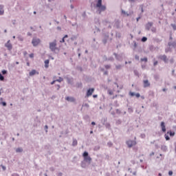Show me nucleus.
I'll return each instance as SVG.
<instances>
[{
  "label": "nucleus",
  "instance_id": "obj_6",
  "mask_svg": "<svg viewBox=\"0 0 176 176\" xmlns=\"http://www.w3.org/2000/svg\"><path fill=\"white\" fill-rule=\"evenodd\" d=\"M113 56H115L116 59L118 60V61H122L123 60V54H118L116 52H114Z\"/></svg>",
  "mask_w": 176,
  "mask_h": 176
},
{
  "label": "nucleus",
  "instance_id": "obj_47",
  "mask_svg": "<svg viewBox=\"0 0 176 176\" xmlns=\"http://www.w3.org/2000/svg\"><path fill=\"white\" fill-rule=\"evenodd\" d=\"M44 129L45 130V133H47V129H49V126L47 125H45Z\"/></svg>",
  "mask_w": 176,
  "mask_h": 176
},
{
  "label": "nucleus",
  "instance_id": "obj_62",
  "mask_svg": "<svg viewBox=\"0 0 176 176\" xmlns=\"http://www.w3.org/2000/svg\"><path fill=\"white\" fill-rule=\"evenodd\" d=\"M82 17H84V18L86 17V12L82 13Z\"/></svg>",
  "mask_w": 176,
  "mask_h": 176
},
{
  "label": "nucleus",
  "instance_id": "obj_36",
  "mask_svg": "<svg viewBox=\"0 0 176 176\" xmlns=\"http://www.w3.org/2000/svg\"><path fill=\"white\" fill-rule=\"evenodd\" d=\"M171 27L174 30V31H176V25L174 23L170 24Z\"/></svg>",
  "mask_w": 176,
  "mask_h": 176
},
{
  "label": "nucleus",
  "instance_id": "obj_58",
  "mask_svg": "<svg viewBox=\"0 0 176 176\" xmlns=\"http://www.w3.org/2000/svg\"><path fill=\"white\" fill-rule=\"evenodd\" d=\"M157 64H158V62H157V60H156L155 62H154L153 65L156 66V65H157Z\"/></svg>",
  "mask_w": 176,
  "mask_h": 176
},
{
  "label": "nucleus",
  "instance_id": "obj_60",
  "mask_svg": "<svg viewBox=\"0 0 176 176\" xmlns=\"http://www.w3.org/2000/svg\"><path fill=\"white\" fill-rule=\"evenodd\" d=\"M116 113H120V110H119V109H116Z\"/></svg>",
  "mask_w": 176,
  "mask_h": 176
},
{
  "label": "nucleus",
  "instance_id": "obj_10",
  "mask_svg": "<svg viewBox=\"0 0 176 176\" xmlns=\"http://www.w3.org/2000/svg\"><path fill=\"white\" fill-rule=\"evenodd\" d=\"M143 86L144 88L149 87L151 86V82L148 80H143Z\"/></svg>",
  "mask_w": 176,
  "mask_h": 176
},
{
  "label": "nucleus",
  "instance_id": "obj_41",
  "mask_svg": "<svg viewBox=\"0 0 176 176\" xmlns=\"http://www.w3.org/2000/svg\"><path fill=\"white\" fill-rule=\"evenodd\" d=\"M1 74H2V75H6V74H8V71L2 70Z\"/></svg>",
  "mask_w": 176,
  "mask_h": 176
},
{
  "label": "nucleus",
  "instance_id": "obj_13",
  "mask_svg": "<svg viewBox=\"0 0 176 176\" xmlns=\"http://www.w3.org/2000/svg\"><path fill=\"white\" fill-rule=\"evenodd\" d=\"M84 162H87V164H91V158L90 156L84 157Z\"/></svg>",
  "mask_w": 176,
  "mask_h": 176
},
{
  "label": "nucleus",
  "instance_id": "obj_32",
  "mask_svg": "<svg viewBox=\"0 0 176 176\" xmlns=\"http://www.w3.org/2000/svg\"><path fill=\"white\" fill-rule=\"evenodd\" d=\"M142 42H146L148 41V38L143 36L141 39Z\"/></svg>",
  "mask_w": 176,
  "mask_h": 176
},
{
  "label": "nucleus",
  "instance_id": "obj_40",
  "mask_svg": "<svg viewBox=\"0 0 176 176\" xmlns=\"http://www.w3.org/2000/svg\"><path fill=\"white\" fill-rule=\"evenodd\" d=\"M63 80H64V79H63V78H61V77H59V78L58 80H56V82H63Z\"/></svg>",
  "mask_w": 176,
  "mask_h": 176
},
{
  "label": "nucleus",
  "instance_id": "obj_7",
  "mask_svg": "<svg viewBox=\"0 0 176 176\" xmlns=\"http://www.w3.org/2000/svg\"><path fill=\"white\" fill-rule=\"evenodd\" d=\"M135 141L134 140H128L126 141V145L128 146L129 148H133L134 145H135Z\"/></svg>",
  "mask_w": 176,
  "mask_h": 176
},
{
  "label": "nucleus",
  "instance_id": "obj_16",
  "mask_svg": "<svg viewBox=\"0 0 176 176\" xmlns=\"http://www.w3.org/2000/svg\"><path fill=\"white\" fill-rule=\"evenodd\" d=\"M161 129H162V131H163V133H166V125H165V123L164 122H161Z\"/></svg>",
  "mask_w": 176,
  "mask_h": 176
},
{
  "label": "nucleus",
  "instance_id": "obj_28",
  "mask_svg": "<svg viewBox=\"0 0 176 176\" xmlns=\"http://www.w3.org/2000/svg\"><path fill=\"white\" fill-rule=\"evenodd\" d=\"M116 38H118L119 39H120V38H122V34H120L119 32H116Z\"/></svg>",
  "mask_w": 176,
  "mask_h": 176
},
{
  "label": "nucleus",
  "instance_id": "obj_27",
  "mask_svg": "<svg viewBox=\"0 0 176 176\" xmlns=\"http://www.w3.org/2000/svg\"><path fill=\"white\" fill-rule=\"evenodd\" d=\"M83 157H87L89 156V153L87 151H85L82 154Z\"/></svg>",
  "mask_w": 176,
  "mask_h": 176
},
{
  "label": "nucleus",
  "instance_id": "obj_43",
  "mask_svg": "<svg viewBox=\"0 0 176 176\" xmlns=\"http://www.w3.org/2000/svg\"><path fill=\"white\" fill-rule=\"evenodd\" d=\"M129 94L131 97H134V96H135V93L134 92H129Z\"/></svg>",
  "mask_w": 176,
  "mask_h": 176
},
{
  "label": "nucleus",
  "instance_id": "obj_38",
  "mask_svg": "<svg viewBox=\"0 0 176 176\" xmlns=\"http://www.w3.org/2000/svg\"><path fill=\"white\" fill-rule=\"evenodd\" d=\"M78 37H76V36H72V37H71V41H76V38H77Z\"/></svg>",
  "mask_w": 176,
  "mask_h": 176
},
{
  "label": "nucleus",
  "instance_id": "obj_46",
  "mask_svg": "<svg viewBox=\"0 0 176 176\" xmlns=\"http://www.w3.org/2000/svg\"><path fill=\"white\" fill-rule=\"evenodd\" d=\"M122 13H123V14H126L127 16H130V14H127V12H126V11L124 10H122Z\"/></svg>",
  "mask_w": 176,
  "mask_h": 176
},
{
  "label": "nucleus",
  "instance_id": "obj_49",
  "mask_svg": "<svg viewBox=\"0 0 176 176\" xmlns=\"http://www.w3.org/2000/svg\"><path fill=\"white\" fill-rule=\"evenodd\" d=\"M122 123V121H120V120H118L116 121V124H120Z\"/></svg>",
  "mask_w": 176,
  "mask_h": 176
},
{
  "label": "nucleus",
  "instance_id": "obj_44",
  "mask_svg": "<svg viewBox=\"0 0 176 176\" xmlns=\"http://www.w3.org/2000/svg\"><path fill=\"white\" fill-rule=\"evenodd\" d=\"M140 19H141V14H140L138 18H136L137 23H138V21H140Z\"/></svg>",
  "mask_w": 176,
  "mask_h": 176
},
{
  "label": "nucleus",
  "instance_id": "obj_15",
  "mask_svg": "<svg viewBox=\"0 0 176 176\" xmlns=\"http://www.w3.org/2000/svg\"><path fill=\"white\" fill-rule=\"evenodd\" d=\"M65 79H66V80L69 85H71V83H72V82H74V78H69L68 76H65Z\"/></svg>",
  "mask_w": 176,
  "mask_h": 176
},
{
  "label": "nucleus",
  "instance_id": "obj_22",
  "mask_svg": "<svg viewBox=\"0 0 176 176\" xmlns=\"http://www.w3.org/2000/svg\"><path fill=\"white\" fill-rule=\"evenodd\" d=\"M17 39H18L19 41H20L21 42H23V41H24V38L22 37L21 35H18Z\"/></svg>",
  "mask_w": 176,
  "mask_h": 176
},
{
  "label": "nucleus",
  "instance_id": "obj_11",
  "mask_svg": "<svg viewBox=\"0 0 176 176\" xmlns=\"http://www.w3.org/2000/svg\"><path fill=\"white\" fill-rule=\"evenodd\" d=\"M4 8V5L0 4V16H3V14H5Z\"/></svg>",
  "mask_w": 176,
  "mask_h": 176
},
{
  "label": "nucleus",
  "instance_id": "obj_59",
  "mask_svg": "<svg viewBox=\"0 0 176 176\" xmlns=\"http://www.w3.org/2000/svg\"><path fill=\"white\" fill-rule=\"evenodd\" d=\"M108 93L109 94H110V96H112V94H113V92H112L111 91H109Z\"/></svg>",
  "mask_w": 176,
  "mask_h": 176
},
{
  "label": "nucleus",
  "instance_id": "obj_53",
  "mask_svg": "<svg viewBox=\"0 0 176 176\" xmlns=\"http://www.w3.org/2000/svg\"><path fill=\"white\" fill-rule=\"evenodd\" d=\"M1 104L3 105V107H6V102H2Z\"/></svg>",
  "mask_w": 176,
  "mask_h": 176
},
{
  "label": "nucleus",
  "instance_id": "obj_1",
  "mask_svg": "<svg viewBox=\"0 0 176 176\" xmlns=\"http://www.w3.org/2000/svg\"><path fill=\"white\" fill-rule=\"evenodd\" d=\"M96 8H98L99 14H101L102 12H105L107 10V6H102V0H98Z\"/></svg>",
  "mask_w": 176,
  "mask_h": 176
},
{
  "label": "nucleus",
  "instance_id": "obj_48",
  "mask_svg": "<svg viewBox=\"0 0 176 176\" xmlns=\"http://www.w3.org/2000/svg\"><path fill=\"white\" fill-rule=\"evenodd\" d=\"M105 126L107 129H109V127H111V124H109V123H106Z\"/></svg>",
  "mask_w": 176,
  "mask_h": 176
},
{
  "label": "nucleus",
  "instance_id": "obj_4",
  "mask_svg": "<svg viewBox=\"0 0 176 176\" xmlns=\"http://www.w3.org/2000/svg\"><path fill=\"white\" fill-rule=\"evenodd\" d=\"M158 58L160 60H162V61H164V63H165V64H167L168 63V58H167V56H166V55H160L158 56Z\"/></svg>",
  "mask_w": 176,
  "mask_h": 176
},
{
  "label": "nucleus",
  "instance_id": "obj_12",
  "mask_svg": "<svg viewBox=\"0 0 176 176\" xmlns=\"http://www.w3.org/2000/svg\"><path fill=\"white\" fill-rule=\"evenodd\" d=\"M65 100L67 101H68L69 102H75V101H76V100L75 99V98L74 97H69V96H67L65 98Z\"/></svg>",
  "mask_w": 176,
  "mask_h": 176
},
{
  "label": "nucleus",
  "instance_id": "obj_14",
  "mask_svg": "<svg viewBox=\"0 0 176 176\" xmlns=\"http://www.w3.org/2000/svg\"><path fill=\"white\" fill-rule=\"evenodd\" d=\"M90 164H87V162L86 161L82 160L81 162V167H82V168H86V167H87Z\"/></svg>",
  "mask_w": 176,
  "mask_h": 176
},
{
  "label": "nucleus",
  "instance_id": "obj_29",
  "mask_svg": "<svg viewBox=\"0 0 176 176\" xmlns=\"http://www.w3.org/2000/svg\"><path fill=\"white\" fill-rule=\"evenodd\" d=\"M141 61H144V63H148V58L145 57V58H142L140 59Z\"/></svg>",
  "mask_w": 176,
  "mask_h": 176
},
{
  "label": "nucleus",
  "instance_id": "obj_39",
  "mask_svg": "<svg viewBox=\"0 0 176 176\" xmlns=\"http://www.w3.org/2000/svg\"><path fill=\"white\" fill-rule=\"evenodd\" d=\"M128 111L129 112V113H133V108L129 107V108L128 109Z\"/></svg>",
  "mask_w": 176,
  "mask_h": 176
},
{
  "label": "nucleus",
  "instance_id": "obj_9",
  "mask_svg": "<svg viewBox=\"0 0 176 176\" xmlns=\"http://www.w3.org/2000/svg\"><path fill=\"white\" fill-rule=\"evenodd\" d=\"M152 25H153V22H148V23H146L145 25V28H146V31H149L151 30Z\"/></svg>",
  "mask_w": 176,
  "mask_h": 176
},
{
  "label": "nucleus",
  "instance_id": "obj_17",
  "mask_svg": "<svg viewBox=\"0 0 176 176\" xmlns=\"http://www.w3.org/2000/svg\"><path fill=\"white\" fill-rule=\"evenodd\" d=\"M36 74H37V75H39V72H36V70H35V69H32L29 73V75H30V76H34V75H35Z\"/></svg>",
  "mask_w": 176,
  "mask_h": 176
},
{
  "label": "nucleus",
  "instance_id": "obj_64",
  "mask_svg": "<svg viewBox=\"0 0 176 176\" xmlns=\"http://www.w3.org/2000/svg\"><path fill=\"white\" fill-rule=\"evenodd\" d=\"M134 47H137V43L136 42H134Z\"/></svg>",
  "mask_w": 176,
  "mask_h": 176
},
{
  "label": "nucleus",
  "instance_id": "obj_5",
  "mask_svg": "<svg viewBox=\"0 0 176 176\" xmlns=\"http://www.w3.org/2000/svg\"><path fill=\"white\" fill-rule=\"evenodd\" d=\"M5 47H7L8 50L10 52L13 49V45L10 43V40H8V42L5 43Z\"/></svg>",
  "mask_w": 176,
  "mask_h": 176
},
{
  "label": "nucleus",
  "instance_id": "obj_55",
  "mask_svg": "<svg viewBox=\"0 0 176 176\" xmlns=\"http://www.w3.org/2000/svg\"><path fill=\"white\" fill-rule=\"evenodd\" d=\"M29 57H30V58H34V54H30Z\"/></svg>",
  "mask_w": 176,
  "mask_h": 176
},
{
  "label": "nucleus",
  "instance_id": "obj_19",
  "mask_svg": "<svg viewBox=\"0 0 176 176\" xmlns=\"http://www.w3.org/2000/svg\"><path fill=\"white\" fill-rule=\"evenodd\" d=\"M168 46H173V47H176V42L173 41V42H169L168 43Z\"/></svg>",
  "mask_w": 176,
  "mask_h": 176
},
{
  "label": "nucleus",
  "instance_id": "obj_23",
  "mask_svg": "<svg viewBox=\"0 0 176 176\" xmlns=\"http://www.w3.org/2000/svg\"><path fill=\"white\" fill-rule=\"evenodd\" d=\"M107 42H108V36L102 39V43H104V45H107Z\"/></svg>",
  "mask_w": 176,
  "mask_h": 176
},
{
  "label": "nucleus",
  "instance_id": "obj_31",
  "mask_svg": "<svg viewBox=\"0 0 176 176\" xmlns=\"http://www.w3.org/2000/svg\"><path fill=\"white\" fill-rule=\"evenodd\" d=\"M161 149L162 151H167V146L166 145H162Z\"/></svg>",
  "mask_w": 176,
  "mask_h": 176
},
{
  "label": "nucleus",
  "instance_id": "obj_26",
  "mask_svg": "<svg viewBox=\"0 0 176 176\" xmlns=\"http://www.w3.org/2000/svg\"><path fill=\"white\" fill-rule=\"evenodd\" d=\"M154 79L155 80H159V79H160V76H159V74H155L154 75Z\"/></svg>",
  "mask_w": 176,
  "mask_h": 176
},
{
  "label": "nucleus",
  "instance_id": "obj_56",
  "mask_svg": "<svg viewBox=\"0 0 176 176\" xmlns=\"http://www.w3.org/2000/svg\"><path fill=\"white\" fill-rule=\"evenodd\" d=\"M168 175H170V176L173 175V171L172 170H170L168 172Z\"/></svg>",
  "mask_w": 176,
  "mask_h": 176
},
{
  "label": "nucleus",
  "instance_id": "obj_34",
  "mask_svg": "<svg viewBox=\"0 0 176 176\" xmlns=\"http://www.w3.org/2000/svg\"><path fill=\"white\" fill-rule=\"evenodd\" d=\"M0 80H1V81L5 80V77L1 73H0Z\"/></svg>",
  "mask_w": 176,
  "mask_h": 176
},
{
  "label": "nucleus",
  "instance_id": "obj_24",
  "mask_svg": "<svg viewBox=\"0 0 176 176\" xmlns=\"http://www.w3.org/2000/svg\"><path fill=\"white\" fill-rule=\"evenodd\" d=\"M168 134H169L170 137H174V135H175V132H173L170 131H168Z\"/></svg>",
  "mask_w": 176,
  "mask_h": 176
},
{
  "label": "nucleus",
  "instance_id": "obj_54",
  "mask_svg": "<svg viewBox=\"0 0 176 176\" xmlns=\"http://www.w3.org/2000/svg\"><path fill=\"white\" fill-rule=\"evenodd\" d=\"M151 31H152V32H156V28H153L151 29Z\"/></svg>",
  "mask_w": 176,
  "mask_h": 176
},
{
  "label": "nucleus",
  "instance_id": "obj_57",
  "mask_svg": "<svg viewBox=\"0 0 176 176\" xmlns=\"http://www.w3.org/2000/svg\"><path fill=\"white\" fill-rule=\"evenodd\" d=\"M153 48H154L153 45H151L149 47L150 50H153Z\"/></svg>",
  "mask_w": 176,
  "mask_h": 176
},
{
  "label": "nucleus",
  "instance_id": "obj_45",
  "mask_svg": "<svg viewBox=\"0 0 176 176\" xmlns=\"http://www.w3.org/2000/svg\"><path fill=\"white\" fill-rule=\"evenodd\" d=\"M135 96L137 97V98H140V97H141V95L139 93L135 94Z\"/></svg>",
  "mask_w": 176,
  "mask_h": 176
},
{
  "label": "nucleus",
  "instance_id": "obj_35",
  "mask_svg": "<svg viewBox=\"0 0 176 176\" xmlns=\"http://www.w3.org/2000/svg\"><path fill=\"white\" fill-rule=\"evenodd\" d=\"M108 61H115V58H113V56H110L108 59Z\"/></svg>",
  "mask_w": 176,
  "mask_h": 176
},
{
  "label": "nucleus",
  "instance_id": "obj_37",
  "mask_svg": "<svg viewBox=\"0 0 176 176\" xmlns=\"http://www.w3.org/2000/svg\"><path fill=\"white\" fill-rule=\"evenodd\" d=\"M165 140L166 141H170V136L167 135V134H165Z\"/></svg>",
  "mask_w": 176,
  "mask_h": 176
},
{
  "label": "nucleus",
  "instance_id": "obj_25",
  "mask_svg": "<svg viewBox=\"0 0 176 176\" xmlns=\"http://www.w3.org/2000/svg\"><path fill=\"white\" fill-rule=\"evenodd\" d=\"M16 153H21V152H23V148H17L16 149Z\"/></svg>",
  "mask_w": 176,
  "mask_h": 176
},
{
  "label": "nucleus",
  "instance_id": "obj_50",
  "mask_svg": "<svg viewBox=\"0 0 176 176\" xmlns=\"http://www.w3.org/2000/svg\"><path fill=\"white\" fill-rule=\"evenodd\" d=\"M107 145H108V146L111 147V146H112L113 144H112V142H109L107 143Z\"/></svg>",
  "mask_w": 176,
  "mask_h": 176
},
{
  "label": "nucleus",
  "instance_id": "obj_18",
  "mask_svg": "<svg viewBox=\"0 0 176 176\" xmlns=\"http://www.w3.org/2000/svg\"><path fill=\"white\" fill-rule=\"evenodd\" d=\"M114 27L116 28H120V23L119 22V21H116L114 23Z\"/></svg>",
  "mask_w": 176,
  "mask_h": 176
},
{
  "label": "nucleus",
  "instance_id": "obj_51",
  "mask_svg": "<svg viewBox=\"0 0 176 176\" xmlns=\"http://www.w3.org/2000/svg\"><path fill=\"white\" fill-rule=\"evenodd\" d=\"M135 60H140V56L138 55H135Z\"/></svg>",
  "mask_w": 176,
  "mask_h": 176
},
{
  "label": "nucleus",
  "instance_id": "obj_61",
  "mask_svg": "<svg viewBox=\"0 0 176 176\" xmlns=\"http://www.w3.org/2000/svg\"><path fill=\"white\" fill-rule=\"evenodd\" d=\"M12 176H20V175H19V174H17V173H14L12 175Z\"/></svg>",
  "mask_w": 176,
  "mask_h": 176
},
{
  "label": "nucleus",
  "instance_id": "obj_63",
  "mask_svg": "<svg viewBox=\"0 0 176 176\" xmlns=\"http://www.w3.org/2000/svg\"><path fill=\"white\" fill-rule=\"evenodd\" d=\"M104 75H108V71H105V72H104Z\"/></svg>",
  "mask_w": 176,
  "mask_h": 176
},
{
  "label": "nucleus",
  "instance_id": "obj_8",
  "mask_svg": "<svg viewBox=\"0 0 176 176\" xmlns=\"http://www.w3.org/2000/svg\"><path fill=\"white\" fill-rule=\"evenodd\" d=\"M94 93V88H90L87 91V97H90Z\"/></svg>",
  "mask_w": 176,
  "mask_h": 176
},
{
  "label": "nucleus",
  "instance_id": "obj_52",
  "mask_svg": "<svg viewBox=\"0 0 176 176\" xmlns=\"http://www.w3.org/2000/svg\"><path fill=\"white\" fill-rule=\"evenodd\" d=\"M60 42V43H64V42H65V38H64V37H63Z\"/></svg>",
  "mask_w": 176,
  "mask_h": 176
},
{
  "label": "nucleus",
  "instance_id": "obj_33",
  "mask_svg": "<svg viewBox=\"0 0 176 176\" xmlns=\"http://www.w3.org/2000/svg\"><path fill=\"white\" fill-rule=\"evenodd\" d=\"M133 74L136 76H140V73H138V70H134L133 71Z\"/></svg>",
  "mask_w": 176,
  "mask_h": 176
},
{
  "label": "nucleus",
  "instance_id": "obj_21",
  "mask_svg": "<svg viewBox=\"0 0 176 176\" xmlns=\"http://www.w3.org/2000/svg\"><path fill=\"white\" fill-rule=\"evenodd\" d=\"M78 145V140L76 139H73L72 146H76Z\"/></svg>",
  "mask_w": 176,
  "mask_h": 176
},
{
  "label": "nucleus",
  "instance_id": "obj_42",
  "mask_svg": "<svg viewBox=\"0 0 176 176\" xmlns=\"http://www.w3.org/2000/svg\"><path fill=\"white\" fill-rule=\"evenodd\" d=\"M104 68H106V69H109V68H111V65H104Z\"/></svg>",
  "mask_w": 176,
  "mask_h": 176
},
{
  "label": "nucleus",
  "instance_id": "obj_2",
  "mask_svg": "<svg viewBox=\"0 0 176 176\" xmlns=\"http://www.w3.org/2000/svg\"><path fill=\"white\" fill-rule=\"evenodd\" d=\"M50 50H51V52L55 54H57L56 50H58V52H60V49L57 47V41L56 40L50 43Z\"/></svg>",
  "mask_w": 176,
  "mask_h": 176
},
{
  "label": "nucleus",
  "instance_id": "obj_3",
  "mask_svg": "<svg viewBox=\"0 0 176 176\" xmlns=\"http://www.w3.org/2000/svg\"><path fill=\"white\" fill-rule=\"evenodd\" d=\"M39 43H41V39H39L38 38H36V37H34L32 38V44L33 45V46L34 47H36V46H38V45H39Z\"/></svg>",
  "mask_w": 176,
  "mask_h": 176
},
{
  "label": "nucleus",
  "instance_id": "obj_20",
  "mask_svg": "<svg viewBox=\"0 0 176 176\" xmlns=\"http://www.w3.org/2000/svg\"><path fill=\"white\" fill-rule=\"evenodd\" d=\"M50 62V60H49V59L45 60V68H49V63Z\"/></svg>",
  "mask_w": 176,
  "mask_h": 176
},
{
  "label": "nucleus",
  "instance_id": "obj_30",
  "mask_svg": "<svg viewBox=\"0 0 176 176\" xmlns=\"http://www.w3.org/2000/svg\"><path fill=\"white\" fill-rule=\"evenodd\" d=\"M123 66L122 65H116V69H122V67Z\"/></svg>",
  "mask_w": 176,
  "mask_h": 176
}]
</instances>
